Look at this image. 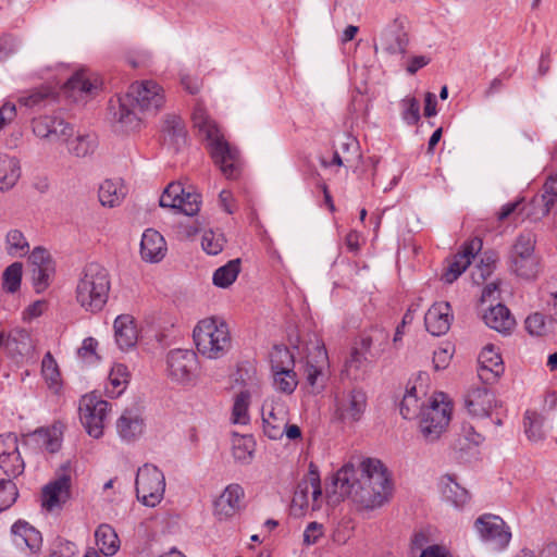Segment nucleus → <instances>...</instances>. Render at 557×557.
<instances>
[{"label":"nucleus","instance_id":"nucleus-1","mask_svg":"<svg viewBox=\"0 0 557 557\" xmlns=\"http://www.w3.org/2000/svg\"><path fill=\"white\" fill-rule=\"evenodd\" d=\"M335 500L349 498L360 510H374L392 497L393 485L387 468L379 459L367 458L356 467L344 465L334 475Z\"/></svg>","mask_w":557,"mask_h":557},{"label":"nucleus","instance_id":"nucleus-2","mask_svg":"<svg viewBox=\"0 0 557 557\" xmlns=\"http://www.w3.org/2000/svg\"><path fill=\"white\" fill-rule=\"evenodd\" d=\"M191 119L199 136L207 141V148L215 165L226 178H237L240 174V157L237 148L225 140L218 124L202 106L195 107Z\"/></svg>","mask_w":557,"mask_h":557},{"label":"nucleus","instance_id":"nucleus-3","mask_svg":"<svg viewBox=\"0 0 557 557\" xmlns=\"http://www.w3.org/2000/svg\"><path fill=\"white\" fill-rule=\"evenodd\" d=\"M164 102V91L159 84L153 81L135 83L129 87V91L119 99L114 120L124 131H135L140 125L136 109L143 113L156 114Z\"/></svg>","mask_w":557,"mask_h":557},{"label":"nucleus","instance_id":"nucleus-4","mask_svg":"<svg viewBox=\"0 0 557 557\" xmlns=\"http://www.w3.org/2000/svg\"><path fill=\"white\" fill-rule=\"evenodd\" d=\"M110 288L109 271L98 262H89L78 274L75 298L83 309L96 313L106 306Z\"/></svg>","mask_w":557,"mask_h":557},{"label":"nucleus","instance_id":"nucleus-5","mask_svg":"<svg viewBox=\"0 0 557 557\" xmlns=\"http://www.w3.org/2000/svg\"><path fill=\"white\" fill-rule=\"evenodd\" d=\"M193 336L197 350L210 359L223 357L232 345L228 325L214 317L199 321Z\"/></svg>","mask_w":557,"mask_h":557},{"label":"nucleus","instance_id":"nucleus-6","mask_svg":"<svg viewBox=\"0 0 557 557\" xmlns=\"http://www.w3.org/2000/svg\"><path fill=\"white\" fill-rule=\"evenodd\" d=\"M536 235L530 231L522 232L515 240L510 253V269L518 276L532 280L540 272V258L535 253Z\"/></svg>","mask_w":557,"mask_h":557},{"label":"nucleus","instance_id":"nucleus-7","mask_svg":"<svg viewBox=\"0 0 557 557\" xmlns=\"http://www.w3.org/2000/svg\"><path fill=\"white\" fill-rule=\"evenodd\" d=\"M441 400L435 397L431 404L421 409L420 431L426 442H434L440 438L450 421L451 404L444 401V395L440 394Z\"/></svg>","mask_w":557,"mask_h":557},{"label":"nucleus","instance_id":"nucleus-8","mask_svg":"<svg viewBox=\"0 0 557 557\" xmlns=\"http://www.w3.org/2000/svg\"><path fill=\"white\" fill-rule=\"evenodd\" d=\"M137 498L148 507L157 506L163 498L165 478L156 466L145 463L137 470L135 480Z\"/></svg>","mask_w":557,"mask_h":557},{"label":"nucleus","instance_id":"nucleus-9","mask_svg":"<svg viewBox=\"0 0 557 557\" xmlns=\"http://www.w3.org/2000/svg\"><path fill=\"white\" fill-rule=\"evenodd\" d=\"M111 405L96 393L84 395L79 401L81 421L86 432L94 438L103 435L104 423Z\"/></svg>","mask_w":557,"mask_h":557},{"label":"nucleus","instance_id":"nucleus-10","mask_svg":"<svg viewBox=\"0 0 557 557\" xmlns=\"http://www.w3.org/2000/svg\"><path fill=\"white\" fill-rule=\"evenodd\" d=\"M169 376L181 384H188L198 377L199 362L195 351L173 349L166 356Z\"/></svg>","mask_w":557,"mask_h":557},{"label":"nucleus","instance_id":"nucleus-11","mask_svg":"<svg viewBox=\"0 0 557 557\" xmlns=\"http://www.w3.org/2000/svg\"><path fill=\"white\" fill-rule=\"evenodd\" d=\"M159 205L193 216L199 212L201 200L199 194L186 190L181 182H173L162 193Z\"/></svg>","mask_w":557,"mask_h":557},{"label":"nucleus","instance_id":"nucleus-12","mask_svg":"<svg viewBox=\"0 0 557 557\" xmlns=\"http://www.w3.org/2000/svg\"><path fill=\"white\" fill-rule=\"evenodd\" d=\"M322 495L321 481L318 470L313 469V465H310L309 473L306 478L300 480L296 486L293 499H292V512L295 516L304 515L305 510L309 507V499H312V510L319 509L317 505L318 499Z\"/></svg>","mask_w":557,"mask_h":557},{"label":"nucleus","instance_id":"nucleus-13","mask_svg":"<svg viewBox=\"0 0 557 557\" xmlns=\"http://www.w3.org/2000/svg\"><path fill=\"white\" fill-rule=\"evenodd\" d=\"M33 133L51 143L69 141L74 135V126L61 115H42L32 122Z\"/></svg>","mask_w":557,"mask_h":557},{"label":"nucleus","instance_id":"nucleus-14","mask_svg":"<svg viewBox=\"0 0 557 557\" xmlns=\"http://www.w3.org/2000/svg\"><path fill=\"white\" fill-rule=\"evenodd\" d=\"M367 408V395L361 388H352L336 394L335 412L344 422H357Z\"/></svg>","mask_w":557,"mask_h":557},{"label":"nucleus","instance_id":"nucleus-15","mask_svg":"<svg viewBox=\"0 0 557 557\" xmlns=\"http://www.w3.org/2000/svg\"><path fill=\"white\" fill-rule=\"evenodd\" d=\"M474 527L481 539L491 543L496 549L505 548L510 542L511 533L498 516L482 515L475 520Z\"/></svg>","mask_w":557,"mask_h":557},{"label":"nucleus","instance_id":"nucleus-16","mask_svg":"<svg viewBox=\"0 0 557 557\" xmlns=\"http://www.w3.org/2000/svg\"><path fill=\"white\" fill-rule=\"evenodd\" d=\"M71 497V478L62 474L42 487L41 506L48 511L60 509Z\"/></svg>","mask_w":557,"mask_h":557},{"label":"nucleus","instance_id":"nucleus-17","mask_svg":"<svg viewBox=\"0 0 557 557\" xmlns=\"http://www.w3.org/2000/svg\"><path fill=\"white\" fill-rule=\"evenodd\" d=\"M466 407L474 418H488L494 416L497 400L494 393L486 386L472 388L466 397Z\"/></svg>","mask_w":557,"mask_h":557},{"label":"nucleus","instance_id":"nucleus-18","mask_svg":"<svg viewBox=\"0 0 557 557\" xmlns=\"http://www.w3.org/2000/svg\"><path fill=\"white\" fill-rule=\"evenodd\" d=\"M380 45L388 54H405L409 45L408 33L404 22L395 18L392 24L383 29L380 37Z\"/></svg>","mask_w":557,"mask_h":557},{"label":"nucleus","instance_id":"nucleus-19","mask_svg":"<svg viewBox=\"0 0 557 557\" xmlns=\"http://www.w3.org/2000/svg\"><path fill=\"white\" fill-rule=\"evenodd\" d=\"M482 240L478 237L465 244L462 251L457 253L448 263L447 269L442 275V280L448 284L455 282L468 268L471 258L481 250Z\"/></svg>","mask_w":557,"mask_h":557},{"label":"nucleus","instance_id":"nucleus-20","mask_svg":"<svg viewBox=\"0 0 557 557\" xmlns=\"http://www.w3.org/2000/svg\"><path fill=\"white\" fill-rule=\"evenodd\" d=\"M98 89L97 81H91L85 70L75 72L64 84L65 96L74 102L87 101Z\"/></svg>","mask_w":557,"mask_h":557},{"label":"nucleus","instance_id":"nucleus-21","mask_svg":"<svg viewBox=\"0 0 557 557\" xmlns=\"http://www.w3.org/2000/svg\"><path fill=\"white\" fill-rule=\"evenodd\" d=\"M451 320V307L446 301L434 304L424 315L426 331L434 336L446 334L450 327Z\"/></svg>","mask_w":557,"mask_h":557},{"label":"nucleus","instance_id":"nucleus-22","mask_svg":"<svg viewBox=\"0 0 557 557\" xmlns=\"http://www.w3.org/2000/svg\"><path fill=\"white\" fill-rule=\"evenodd\" d=\"M479 377L485 383H494L504 373V363L500 355L494 350L492 345L483 348L479 357Z\"/></svg>","mask_w":557,"mask_h":557},{"label":"nucleus","instance_id":"nucleus-23","mask_svg":"<svg viewBox=\"0 0 557 557\" xmlns=\"http://www.w3.org/2000/svg\"><path fill=\"white\" fill-rule=\"evenodd\" d=\"M287 412L283 404L276 403L263 407L262 422L263 432L270 440H280L284 435L286 429Z\"/></svg>","mask_w":557,"mask_h":557},{"label":"nucleus","instance_id":"nucleus-24","mask_svg":"<svg viewBox=\"0 0 557 557\" xmlns=\"http://www.w3.org/2000/svg\"><path fill=\"white\" fill-rule=\"evenodd\" d=\"M145 422L137 409H125L116 421V431L122 441L135 442L144 432Z\"/></svg>","mask_w":557,"mask_h":557},{"label":"nucleus","instance_id":"nucleus-25","mask_svg":"<svg viewBox=\"0 0 557 557\" xmlns=\"http://www.w3.org/2000/svg\"><path fill=\"white\" fill-rule=\"evenodd\" d=\"M244 488L239 484H230L214 503L215 515L225 519L235 515L244 498Z\"/></svg>","mask_w":557,"mask_h":557},{"label":"nucleus","instance_id":"nucleus-26","mask_svg":"<svg viewBox=\"0 0 557 557\" xmlns=\"http://www.w3.org/2000/svg\"><path fill=\"white\" fill-rule=\"evenodd\" d=\"M166 252V244L163 236L156 230L148 228L144 232L140 242V255L147 262L161 261Z\"/></svg>","mask_w":557,"mask_h":557},{"label":"nucleus","instance_id":"nucleus-27","mask_svg":"<svg viewBox=\"0 0 557 557\" xmlns=\"http://www.w3.org/2000/svg\"><path fill=\"white\" fill-rule=\"evenodd\" d=\"M13 542L21 549L36 553L40 549L42 537L39 531L25 521H17L12 525Z\"/></svg>","mask_w":557,"mask_h":557},{"label":"nucleus","instance_id":"nucleus-28","mask_svg":"<svg viewBox=\"0 0 557 557\" xmlns=\"http://www.w3.org/2000/svg\"><path fill=\"white\" fill-rule=\"evenodd\" d=\"M114 337L122 350L133 348L138 339V332L134 318L129 314H121L114 320Z\"/></svg>","mask_w":557,"mask_h":557},{"label":"nucleus","instance_id":"nucleus-29","mask_svg":"<svg viewBox=\"0 0 557 557\" xmlns=\"http://www.w3.org/2000/svg\"><path fill=\"white\" fill-rule=\"evenodd\" d=\"M483 319L488 327L502 334H509L516 324L509 309L502 304L491 307L484 313Z\"/></svg>","mask_w":557,"mask_h":557},{"label":"nucleus","instance_id":"nucleus-30","mask_svg":"<svg viewBox=\"0 0 557 557\" xmlns=\"http://www.w3.org/2000/svg\"><path fill=\"white\" fill-rule=\"evenodd\" d=\"M21 175L20 161L5 153H0V191L11 189Z\"/></svg>","mask_w":557,"mask_h":557},{"label":"nucleus","instance_id":"nucleus-31","mask_svg":"<svg viewBox=\"0 0 557 557\" xmlns=\"http://www.w3.org/2000/svg\"><path fill=\"white\" fill-rule=\"evenodd\" d=\"M127 189L120 180H106L99 187V200L102 206L115 207L125 198Z\"/></svg>","mask_w":557,"mask_h":557},{"label":"nucleus","instance_id":"nucleus-32","mask_svg":"<svg viewBox=\"0 0 557 557\" xmlns=\"http://www.w3.org/2000/svg\"><path fill=\"white\" fill-rule=\"evenodd\" d=\"M95 539L99 550L106 556H113L120 548L119 536L110 524H100L96 529Z\"/></svg>","mask_w":557,"mask_h":557},{"label":"nucleus","instance_id":"nucleus-33","mask_svg":"<svg viewBox=\"0 0 557 557\" xmlns=\"http://www.w3.org/2000/svg\"><path fill=\"white\" fill-rule=\"evenodd\" d=\"M376 358H371L370 352H368L359 343V346L355 347L350 354V357L346 361V371L349 375H351L355 380L361 377V375L367 371L368 367L375 360Z\"/></svg>","mask_w":557,"mask_h":557},{"label":"nucleus","instance_id":"nucleus-34","mask_svg":"<svg viewBox=\"0 0 557 557\" xmlns=\"http://www.w3.org/2000/svg\"><path fill=\"white\" fill-rule=\"evenodd\" d=\"M129 381L127 367L117 363L114 364L109 373L108 383L106 384V395L111 398L119 397L126 388Z\"/></svg>","mask_w":557,"mask_h":557},{"label":"nucleus","instance_id":"nucleus-35","mask_svg":"<svg viewBox=\"0 0 557 557\" xmlns=\"http://www.w3.org/2000/svg\"><path fill=\"white\" fill-rule=\"evenodd\" d=\"M442 494L444 499L456 508H462L470 500L469 492L449 475L446 476Z\"/></svg>","mask_w":557,"mask_h":557},{"label":"nucleus","instance_id":"nucleus-36","mask_svg":"<svg viewBox=\"0 0 557 557\" xmlns=\"http://www.w3.org/2000/svg\"><path fill=\"white\" fill-rule=\"evenodd\" d=\"M361 346L370 352L371 358H379L388 343V333L382 329H374L361 337Z\"/></svg>","mask_w":557,"mask_h":557},{"label":"nucleus","instance_id":"nucleus-37","mask_svg":"<svg viewBox=\"0 0 557 557\" xmlns=\"http://www.w3.org/2000/svg\"><path fill=\"white\" fill-rule=\"evenodd\" d=\"M240 272V259L236 258L230 260L226 264L218 268L212 276V282L215 286L227 288L237 278Z\"/></svg>","mask_w":557,"mask_h":557},{"label":"nucleus","instance_id":"nucleus-38","mask_svg":"<svg viewBox=\"0 0 557 557\" xmlns=\"http://www.w3.org/2000/svg\"><path fill=\"white\" fill-rule=\"evenodd\" d=\"M70 153L84 158L95 152L98 141L94 134H79L74 139L65 141Z\"/></svg>","mask_w":557,"mask_h":557},{"label":"nucleus","instance_id":"nucleus-39","mask_svg":"<svg viewBox=\"0 0 557 557\" xmlns=\"http://www.w3.org/2000/svg\"><path fill=\"white\" fill-rule=\"evenodd\" d=\"M272 372L294 369L295 359L286 346L275 345L270 352Z\"/></svg>","mask_w":557,"mask_h":557},{"label":"nucleus","instance_id":"nucleus-40","mask_svg":"<svg viewBox=\"0 0 557 557\" xmlns=\"http://www.w3.org/2000/svg\"><path fill=\"white\" fill-rule=\"evenodd\" d=\"M163 132L180 147L186 144V128L183 120L177 115H168L164 120Z\"/></svg>","mask_w":557,"mask_h":557},{"label":"nucleus","instance_id":"nucleus-41","mask_svg":"<svg viewBox=\"0 0 557 557\" xmlns=\"http://www.w3.org/2000/svg\"><path fill=\"white\" fill-rule=\"evenodd\" d=\"M525 329L531 335L545 336L553 332L554 323L547 321L544 314L535 312L525 319Z\"/></svg>","mask_w":557,"mask_h":557},{"label":"nucleus","instance_id":"nucleus-42","mask_svg":"<svg viewBox=\"0 0 557 557\" xmlns=\"http://www.w3.org/2000/svg\"><path fill=\"white\" fill-rule=\"evenodd\" d=\"M524 432L532 442H539L544 437L543 418L535 411H525L524 413Z\"/></svg>","mask_w":557,"mask_h":557},{"label":"nucleus","instance_id":"nucleus-43","mask_svg":"<svg viewBox=\"0 0 557 557\" xmlns=\"http://www.w3.org/2000/svg\"><path fill=\"white\" fill-rule=\"evenodd\" d=\"M28 339V333L26 331H17L15 333L5 334L0 333V347L5 348L10 352H16L23 355V350L26 346L25 341Z\"/></svg>","mask_w":557,"mask_h":557},{"label":"nucleus","instance_id":"nucleus-44","mask_svg":"<svg viewBox=\"0 0 557 557\" xmlns=\"http://www.w3.org/2000/svg\"><path fill=\"white\" fill-rule=\"evenodd\" d=\"M272 373L274 387L277 391L290 395L296 389L298 381L294 369Z\"/></svg>","mask_w":557,"mask_h":557},{"label":"nucleus","instance_id":"nucleus-45","mask_svg":"<svg viewBox=\"0 0 557 557\" xmlns=\"http://www.w3.org/2000/svg\"><path fill=\"white\" fill-rule=\"evenodd\" d=\"M22 281V263L14 262L10 264L2 275V288L8 293L18 290Z\"/></svg>","mask_w":557,"mask_h":557},{"label":"nucleus","instance_id":"nucleus-46","mask_svg":"<svg viewBox=\"0 0 557 557\" xmlns=\"http://www.w3.org/2000/svg\"><path fill=\"white\" fill-rule=\"evenodd\" d=\"M10 455L13 462H15V468L14 466H12V468H10L9 471H20L18 447L16 436L13 434L0 435V459Z\"/></svg>","mask_w":557,"mask_h":557},{"label":"nucleus","instance_id":"nucleus-47","mask_svg":"<svg viewBox=\"0 0 557 557\" xmlns=\"http://www.w3.org/2000/svg\"><path fill=\"white\" fill-rule=\"evenodd\" d=\"M249 400L250 393L248 391H242L236 395L232 413V420L234 423L246 424L248 422Z\"/></svg>","mask_w":557,"mask_h":557},{"label":"nucleus","instance_id":"nucleus-48","mask_svg":"<svg viewBox=\"0 0 557 557\" xmlns=\"http://www.w3.org/2000/svg\"><path fill=\"white\" fill-rule=\"evenodd\" d=\"M420 408L421 405L417 396L416 386L408 387L399 405L400 414L405 419H412L417 416Z\"/></svg>","mask_w":557,"mask_h":557},{"label":"nucleus","instance_id":"nucleus-49","mask_svg":"<svg viewBox=\"0 0 557 557\" xmlns=\"http://www.w3.org/2000/svg\"><path fill=\"white\" fill-rule=\"evenodd\" d=\"M255 443L250 436H239L233 442V456L237 461L248 463L252 459Z\"/></svg>","mask_w":557,"mask_h":557},{"label":"nucleus","instance_id":"nucleus-50","mask_svg":"<svg viewBox=\"0 0 557 557\" xmlns=\"http://www.w3.org/2000/svg\"><path fill=\"white\" fill-rule=\"evenodd\" d=\"M557 200V173L549 175L544 183L541 201L543 202L542 214L547 215Z\"/></svg>","mask_w":557,"mask_h":557},{"label":"nucleus","instance_id":"nucleus-51","mask_svg":"<svg viewBox=\"0 0 557 557\" xmlns=\"http://www.w3.org/2000/svg\"><path fill=\"white\" fill-rule=\"evenodd\" d=\"M225 242L222 233L209 230L202 235L201 247L208 255L215 256L223 250Z\"/></svg>","mask_w":557,"mask_h":557},{"label":"nucleus","instance_id":"nucleus-52","mask_svg":"<svg viewBox=\"0 0 557 557\" xmlns=\"http://www.w3.org/2000/svg\"><path fill=\"white\" fill-rule=\"evenodd\" d=\"M17 497L16 484L11 479H0V512L9 509Z\"/></svg>","mask_w":557,"mask_h":557},{"label":"nucleus","instance_id":"nucleus-53","mask_svg":"<svg viewBox=\"0 0 557 557\" xmlns=\"http://www.w3.org/2000/svg\"><path fill=\"white\" fill-rule=\"evenodd\" d=\"M8 252L12 256H25L29 251V245L24 234L18 230H12L7 234Z\"/></svg>","mask_w":557,"mask_h":557},{"label":"nucleus","instance_id":"nucleus-54","mask_svg":"<svg viewBox=\"0 0 557 557\" xmlns=\"http://www.w3.org/2000/svg\"><path fill=\"white\" fill-rule=\"evenodd\" d=\"M54 273V265L48 264L44 267L32 268L33 283L37 293L44 292L50 284V280Z\"/></svg>","mask_w":557,"mask_h":557},{"label":"nucleus","instance_id":"nucleus-55","mask_svg":"<svg viewBox=\"0 0 557 557\" xmlns=\"http://www.w3.org/2000/svg\"><path fill=\"white\" fill-rule=\"evenodd\" d=\"M403 107V119L409 125H414L420 120V103L413 97L405 98L401 101Z\"/></svg>","mask_w":557,"mask_h":557},{"label":"nucleus","instance_id":"nucleus-56","mask_svg":"<svg viewBox=\"0 0 557 557\" xmlns=\"http://www.w3.org/2000/svg\"><path fill=\"white\" fill-rule=\"evenodd\" d=\"M54 94L51 88H41L37 90H33L29 95L22 97L20 102L25 107H39L45 104V102L49 99H53Z\"/></svg>","mask_w":557,"mask_h":557},{"label":"nucleus","instance_id":"nucleus-57","mask_svg":"<svg viewBox=\"0 0 557 557\" xmlns=\"http://www.w3.org/2000/svg\"><path fill=\"white\" fill-rule=\"evenodd\" d=\"M41 372L44 377L51 383H57L59 379V368L57 361L50 351L46 352L41 361Z\"/></svg>","mask_w":557,"mask_h":557},{"label":"nucleus","instance_id":"nucleus-58","mask_svg":"<svg viewBox=\"0 0 557 557\" xmlns=\"http://www.w3.org/2000/svg\"><path fill=\"white\" fill-rule=\"evenodd\" d=\"M495 261L494 256H487L481 259L480 264L476 265V270L472 273L473 281L478 284L485 281L492 274Z\"/></svg>","mask_w":557,"mask_h":557},{"label":"nucleus","instance_id":"nucleus-59","mask_svg":"<svg viewBox=\"0 0 557 557\" xmlns=\"http://www.w3.org/2000/svg\"><path fill=\"white\" fill-rule=\"evenodd\" d=\"M323 529V524L315 521L310 522L304 531V544L309 546L318 543L324 533Z\"/></svg>","mask_w":557,"mask_h":557},{"label":"nucleus","instance_id":"nucleus-60","mask_svg":"<svg viewBox=\"0 0 557 557\" xmlns=\"http://www.w3.org/2000/svg\"><path fill=\"white\" fill-rule=\"evenodd\" d=\"M29 261L32 262V268L53 264L50 253L42 247H36L32 251Z\"/></svg>","mask_w":557,"mask_h":557},{"label":"nucleus","instance_id":"nucleus-61","mask_svg":"<svg viewBox=\"0 0 557 557\" xmlns=\"http://www.w3.org/2000/svg\"><path fill=\"white\" fill-rule=\"evenodd\" d=\"M453 357V352L449 348H438L433 354V364L435 370L446 369Z\"/></svg>","mask_w":557,"mask_h":557},{"label":"nucleus","instance_id":"nucleus-62","mask_svg":"<svg viewBox=\"0 0 557 557\" xmlns=\"http://www.w3.org/2000/svg\"><path fill=\"white\" fill-rule=\"evenodd\" d=\"M17 48L16 39L11 35L0 37V59L7 58L14 53Z\"/></svg>","mask_w":557,"mask_h":557},{"label":"nucleus","instance_id":"nucleus-63","mask_svg":"<svg viewBox=\"0 0 557 557\" xmlns=\"http://www.w3.org/2000/svg\"><path fill=\"white\" fill-rule=\"evenodd\" d=\"M98 347V342L92 337H87L83 341L81 348L78 349V355L82 358H90L97 357L96 349Z\"/></svg>","mask_w":557,"mask_h":557},{"label":"nucleus","instance_id":"nucleus-64","mask_svg":"<svg viewBox=\"0 0 557 557\" xmlns=\"http://www.w3.org/2000/svg\"><path fill=\"white\" fill-rule=\"evenodd\" d=\"M461 434L463 437L475 446L480 445L484 437L474 430V426L470 423H463L461 426Z\"/></svg>","mask_w":557,"mask_h":557}]
</instances>
